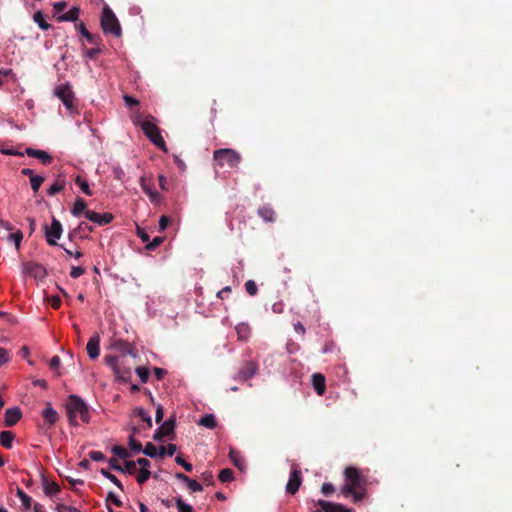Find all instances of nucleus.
I'll use <instances>...</instances> for the list:
<instances>
[{
  "mask_svg": "<svg viewBox=\"0 0 512 512\" xmlns=\"http://www.w3.org/2000/svg\"><path fill=\"white\" fill-rule=\"evenodd\" d=\"M66 411L68 416V421L71 426H77V417L83 423H89L90 421V413L88 405L84 402V400L77 395H70L66 402Z\"/></svg>",
  "mask_w": 512,
  "mask_h": 512,
  "instance_id": "1",
  "label": "nucleus"
},
{
  "mask_svg": "<svg viewBox=\"0 0 512 512\" xmlns=\"http://www.w3.org/2000/svg\"><path fill=\"white\" fill-rule=\"evenodd\" d=\"M213 159L217 166L236 168L240 164L242 157L239 152L230 148L217 149L213 152Z\"/></svg>",
  "mask_w": 512,
  "mask_h": 512,
  "instance_id": "2",
  "label": "nucleus"
},
{
  "mask_svg": "<svg viewBox=\"0 0 512 512\" xmlns=\"http://www.w3.org/2000/svg\"><path fill=\"white\" fill-rule=\"evenodd\" d=\"M100 25L104 33L111 34L114 37H120L122 34L120 23L108 6H105L102 10Z\"/></svg>",
  "mask_w": 512,
  "mask_h": 512,
  "instance_id": "3",
  "label": "nucleus"
},
{
  "mask_svg": "<svg viewBox=\"0 0 512 512\" xmlns=\"http://www.w3.org/2000/svg\"><path fill=\"white\" fill-rule=\"evenodd\" d=\"M141 129L143 130V133L145 136L160 150L167 152L166 143L160 133V129L158 126L150 121V120H144L141 122Z\"/></svg>",
  "mask_w": 512,
  "mask_h": 512,
  "instance_id": "4",
  "label": "nucleus"
},
{
  "mask_svg": "<svg viewBox=\"0 0 512 512\" xmlns=\"http://www.w3.org/2000/svg\"><path fill=\"white\" fill-rule=\"evenodd\" d=\"M345 477L348 483L342 491L353 492V490L361 489L364 486L365 480L355 467H347L345 469Z\"/></svg>",
  "mask_w": 512,
  "mask_h": 512,
  "instance_id": "5",
  "label": "nucleus"
},
{
  "mask_svg": "<svg viewBox=\"0 0 512 512\" xmlns=\"http://www.w3.org/2000/svg\"><path fill=\"white\" fill-rule=\"evenodd\" d=\"M44 230L47 243L51 246L57 245V240L60 239L63 231L61 222L52 217L51 226L44 225Z\"/></svg>",
  "mask_w": 512,
  "mask_h": 512,
  "instance_id": "6",
  "label": "nucleus"
},
{
  "mask_svg": "<svg viewBox=\"0 0 512 512\" xmlns=\"http://www.w3.org/2000/svg\"><path fill=\"white\" fill-rule=\"evenodd\" d=\"M54 94L63 102L65 107L71 112L74 109V92L69 84H61L55 88Z\"/></svg>",
  "mask_w": 512,
  "mask_h": 512,
  "instance_id": "7",
  "label": "nucleus"
},
{
  "mask_svg": "<svg viewBox=\"0 0 512 512\" xmlns=\"http://www.w3.org/2000/svg\"><path fill=\"white\" fill-rule=\"evenodd\" d=\"M175 426L176 421L174 418H169L165 422L161 424L160 427H158L155 430V433L153 435V439L156 441L162 440L164 437H171V439L174 438L175 434Z\"/></svg>",
  "mask_w": 512,
  "mask_h": 512,
  "instance_id": "8",
  "label": "nucleus"
},
{
  "mask_svg": "<svg viewBox=\"0 0 512 512\" xmlns=\"http://www.w3.org/2000/svg\"><path fill=\"white\" fill-rule=\"evenodd\" d=\"M23 269L26 274L35 278L36 280H43L47 276L46 268L37 262H25Z\"/></svg>",
  "mask_w": 512,
  "mask_h": 512,
  "instance_id": "9",
  "label": "nucleus"
},
{
  "mask_svg": "<svg viewBox=\"0 0 512 512\" xmlns=\"http://www.w3.org/2000/svg\"><path fill=\"white\" fill-rule=\"evenodd\" d=\"M301 483H302L301 471L298 469H293L290 473V478L286 485V491L289 494L294 495L299 490Z\"/></svg>",
  "mask_w": 512,
  "mask_h": 512,
  "instance_id": "10",
  "label": "nucleus"
},
{
  "mask_svg": "<svg viewBox=\"0 0 512 512\" xmlns=\"http://www.w3.org/2000/svg\"><path fill=\"white\" fill-rule=\"evenodd\" d=\"M85 218L99 226H103L109 224L113 220V215L111 213L100 214L95 211H86Z\"/></svg>",
  "mask_w": 512,
  "mask_h": 512,
  "instance_id": "11",
  "label": "nucleus"
},
{
  "mask_svg": "<svg viewBox=\"0 0 512 512\" xmlns=\"http://www.w3.org/2000/svg\"><path fill=\"white\" fill-rule=\"evenodd\" d=\"M140 186L142 190L146 193V195L149 197L151 202H158L160 199L159 193L154 189V184L151 180H148L145 177L140 178Z\"/></svg>",
  "mask_w": 512,
  "mask_h": 512,
  "instance_id": "12",
  "label": "nucleus"
},
{
  "mask_svg": "<svg viewBox=\"0 0 512 512\" xmlns=\"http://www.w3.org/2000/svg\"><path fill=\"white\" fill-rule=\"evenodd\" d=\"M87 354L92 359L95 360L100 355V337L98 334L93 335L86 346Z\"/></svg>",
  "mask_w": 512,
  "mask_h": 512,
  "instance_id": "13",
  "label": "nucleus"
},
{
  "mask_svg": "<svg viewBox=\"0 0 512 512\" xmlns=\"http://www.w3.org/2000/svg\"><path fill=\"white\" fill-rule=\"evenodd\" d=\"M317 505L320 506L324 512H354V510L349 509L342 504L325 500H318Z\"/></svg>",
  "mask_w": 512,
  "mask_h": 512,
  "instance_id": "14",
  "label": "nucleus"
},
{
  "mask_svg": "<svg viewBox=\"0 0 512 512\" xmlns=\"http://www.w3.org/2000/svg\"><path fill=\"white\" fill-rule=\"evenodd\" d=\"M258 370V365L253 361L246 362L238 372V379L246 381L252 378Z\"/></svg>",
  "mask_w": 512,
  "mask_h": 512,
  "instance_id": "15",
  "label": "nucleus"
},
{
  "mask_svg": "<svg viewBox=\"0 0 512 512\" xmlns=\"http://www.w3.org/2000/svg\"><path fill=\"white\" fill-rule=\"evenodd\" d=\"M22 417V412L18 407L8 408L5 411L4 422L6 427L14 426Z\"/></svg>",
  "mask_w": 512,
  "mask_h": 512,
  "instance_id": "16",
  "label": "nucleus"
},
{
  "mask_svg": "<svg viewBox=\"0 0 512 512\" xmlns=\"http://www.w3.org/2000/svg\"><path fill=\"white\" fill-rule=\"evenodd\" d=\"M75 28L76 30L81 33L83 35V37L86 38V40L90 43V44H93V45H96L98 46L101 42V38L99 35H95V34H92L90 33L85 24L83 22H80L78 24L75 25Z\"/></svg>",
  "mask_w": 512,
  "mask_h": 512,
  "instance_id": "17",
  "label": "nucleus"
},
{
  "mask_svg": "<svg viewBox=\"0 0 512 512\" xmlns=\"http://www.w3.org/2000/svg\"><path fill=\"white\" fill-rule=\"evenodd\" d=\"M42 417L50 427L53 426L59 419L57 411L51 406L50 403L46 404L45 409L42 411Z\"/></svg>",
  "mask_w": 512,
  "mask_h": 512,
  "instance_id": "18",
  "label": "nucleus"
},
{
  "mask_svg": "<svg viewBox=\"0 0 512 512\" xmlns=\"http://www.w3.org/2000/svg\"><path fill=\"white\" fill-rule=\"evenodd\" d=\"M111 348H113L116 351H119L123 354H132L133 350H134L128 341L120 339V338H115L112 340Z\"/></svg>",
  "mask_w": 512,
  "mask_h": 512,
  "instance_id": "19",
  "label": "nucleus"
},
{
  "mask_svg": "<svg viewBox=\"0 0 512 512\" xmlns=\"http://www.w3.org/2000/svg\"><path fill=\"white\" fill-rule=\"evenodd\" d=\"M25 152L29 157L37 158L45 165L50 164L52 161V157L46 151L27 148Z\"/></svg>",
  "mask_w": 512,
  "mask_h": 512,
  "instance_id": "20",
  "label": "nucleus"
},
{
  "mask_svg": "<svg viewBox=\"0 0 512 512\" xmlns=\"http://www.w3.org/2000/svg\"><path fill=\"white\" fill-rule=\"evenodd\" d=\"M325 377L320 373L312 375V384L318 395H323L326 390Z\"/></svg>",
  "mask_w": 512,
  "mask_h": 512,
  "instance_id": "21",
  "label": "nucleus"
},
{
  "mask_svg": "<svg viewBox=\"0 0 512 512\" xmlns=\"http://www.w3.org/2000/svg\"><path fill=\"white\" fill-rule=\"evenodd\" d=\"M258 215L266 222H274L276 219L275 211L268 204L259 207Z\"/></svg>",
  "mask_w": 512,
  "mask_h": 512,
  "instance_id": "22",
  "label": "nucleus"
},
{
  "mask_svg": "<svg viewBox=\"0 0 512 512\" xmlns=\"http://www.w3.org/2000/svg\"><path fill=\"white\" fill-rule=\"evenodd\" d=\"M113 373L118 381L126 383L131 379V368L123 364H119Z\"/></svg>",
  "mask_w": 512,
  "mask_h": 512,
  "instance_id": "23",
  "label": "nucleus"
},
{
  "mask_svg": "<svg viewBox=\"0 0 512 512\" xmlns=\"http://www.w3.org/2000/svg\"><path fill=\"white\" fill-rule=\"evenodd\" d=\"M79 14L80 8L74 6L68 12L59 15L57 20L59 22H76L79 18Z\"/></svg>",
  "mask_w": 512,
  "mask_h": 512,
  "instance_id": "24",
  "label": "nucleus"
},
{
  "mask_svg": "<svg viewBox=\"0 0 512 512\" xmlns=\"http://www.w3.org/2000/svg\"><path fill=\"white\" fill-rule=\"evenodd\" d=\"M43 490L48 496H55L61 491L60 486L56 482H49L48 479L42 475Z\"/></svg>",
  "mask_w": 512,
  "mask_h": 512,
  "instance_id": "25",
  "label": "nucleus"
},
{
  "mask_svg": "<svg viewBox=\"0 0 512 512\" xmlns=\"http://www.w3.org/2000/svg\"><path fill=\"white\" fill-rule=\"evenodd\" d=\"M86 208L87 204L85 200L82 199L81 197H77L71 209V213L75 217H80L82 214L85 215V212L88 211Z\"/></svg>",
  "mask_w": 512,
  "mask_h": 512,
  "instance_id": "26",
  "label": "nucleus"
},
{
  "mask_svg": "<svg viewBox=\"0 0 512 512\" xmlns=\"http://www.w3.org/2000/svg\"><path fill=\"white\" fill-rule=\"evenodd\" d=\"M229 458L240 471L245 470V460L238 451L231 449L229 451Z\"/></svg>",
  "mask_w": 512,
  "mask_h": 512,
  "instance_id": "27",
  "label": "nucleus"
},
{
  "mask_svg": "<svg viewBox=\"0 0 512 512\" xmlns=\"http://www.w3.org/2000/svg\"><path fill=\"white\" fill-rule=\"evenodd\" d=\"M14 439L15 434L12 431L5 430L0 433V443L6 449L12 448Z\"/></svg>",
  "mask_w": 512,
  "mask_h": 512,
  "instance_id": "28",
  "label": "nucleus"
},
{
  "mask_svg": "<svg viewBox=\"0 0 512 512\" xmlns=\"http://www.w3.org/2000/svg\"><path fill=\"white\" fill-rule=\"evenodd\" d=\"M33 20L42 30H48L51 28V25L46 21L42 11L35 12Z\"/></svg>",
  "mask_w": 512,
  "mask_h": 512,
  "instance_id": "29",
  "label": "nucleus"
},
{
  "mask_svg": "<svg viewBox=\"0 0 512 512\" xmlns=\"http://www.w3.org/2000/svg\"><path fill=\"white\" fill-rule=\"evenodd\" d=\"M199 424L206 428L214 429L217 426V421L213 414H207L200 419Z\"/></svg>",
  "mask_w": 512,
  "mask_h": 512,
  "instance_id": "30",
  "label": "nucleus"
},
{
  "mask_svg": "<svg viewBox=\"0 0 512 512\" xmlns=\"http://www.w3.org/2000/svg\"><path fill=\"white\" fill-rule=\"evenodd\" d=\"M16 495L20 498L25 509L31 508L33 500L28 494H26L21 488H17Z\"/></svg>",
  "mask_w": 512,
  "mask_h": 512,
  "instance_id": "31",
  "label": "nucleus"
},
{
  "mask_svg": "<svg viewBox=\"0 0 512 512\" xmlns=\"http://www.w3.org/2000/svg\"><path fill=\"white\" fill-rule=\"evenodd\" d=\"M134 413H135L136 416L141 418V420L146 423V428L147 429L152 428V419H151V417L148 415V413L143 408H141V407L136 408L134 410Z\"/></svg>",
  "mask_w": 512,
  "mask_h": 512,
  "instance_id": "32",
  "label": "nucleus"
},
{
  "mask_svg": "<svg viewBox=\"0 0 512 512\" xmlns=\"http://www.w3.org/2000/svg\"><path fill=\"white\" fill-rule=\"evenodd\" d=\"M342 493L345 496L351 495L355 503L362 501L366 496V491L364 487H362L361 489H355L353 490V492L342 491Z\"/></svg>",
  "mask_w": 512,
  "mask_h": 512,
  "instance_id": "33",
  "label": "nucleus"
},
{
  "mask_svg": "<svg viewBox=\"0 0 512 512\" xmlns=\"http://www.w3.org/2000/svg\"><path fill=\"white\" fill-rule=\"evenodd\" d=\"M75 183L80 187V189L82 190V192L84 194H86L88 196H91L93 194L88 182L85 179H83L81 176L76 177Z\"/></svg>",
  "mask_w": 512,
  "mask_h": 512,
  "instance_id": "34",
  "label": "nucleus"
},
{
  "mask_svg": "<svg viewBox=\"0 0 512 512\" xmlns=\"http://www.w3.org/2000/svg\"><path fill=\"white\" fill-rule=\"evenodd\" d=\"M112 452L114 453V455H116L117 457L121 458V459H124V460H127L128 458L131 457V453L124 447L122 446H114L112 448Z\"/></svg>",
  "mask_w": 512,
  "mask_h": 512,
  "instance_id": "35",
  "label": "nucleus"
},
{
  "mask_svg": "<svg viewBox=\"0 0 512 512\" xmlns=\"http://www.w3.org/2000/svg\"><path fill=\"white\" fill-rule=\"evenodd\" d=\"M100 473L107 479H109L112 483H114L119 489L123 490V485L122 483L119 481V479L113 475L112 473H110L108 470H106L105 468H102L100 470Z\"/></svg>",
  "mask_w": 512,
  "mask_h": 512,
  "instance_id": "36",
  "label": "nucleus"
},
{
  "mask_svg": "<svg viewBox=\"0 0 512 512\" xmlns=\"http://www.w3.org/2000/svg\"><path fill=\"white\" fill-rule=\"evenodd\" d=\"M44 177L40 175H35L30 179L31 188L34 193H37L44 182Z\"/></svg>",
  "mask_w": 512,
  "mask_h": 512,
  "instance_id": "37",
  "label": "nucleus"
},
{
  "mask_svg": "<svg viewBox=\"0 0 512 512\" xmlns=\"http://www.w3.org/2000/svg\"><path fill=\"white\" fill-rule=\"evenodd\" d=\"M176 507L178 512H193L191 505L185 503L182 498L178 497L175 499Z\"/></svg>",
  "mask_w": 512,
  "mask_h": 512,
  "instance_id": "38",
  "label": "nucleus"
},
{
  "mask_svg": "<svg viewBox=\"0 0 512 512\" xmlns=\"http://www.w3.org/2000/svg\"><path fill=\"white\" fill-rule=\"evenodd\" d=\"M221 482H229L233 480V471L229 468L222 469L218 475Z\"/></svg>",
  "mask_w": 512,
  "mask_h": 512,
  "instance_id": "39",
  "label": "nucleus"
},
{
  "mask_svg": "<svg viewBox=\"0 0 512 512\" xmlns=\"http://www.w3.org/2000/svg\"><path fill=\"white\" fill-rule=\"evenodd\" d=\"M142 452L151 458L158 455L156 446L151 442L146 443L145 447L142 449Z\"/></svg>",
  "mask_w": 512,
  "mask_h": 512,
  "instance_id": "40",
  "label": "nucleus"
},
{
  "mask_svg": "<svg viewBox=\"0 0 512 512\" xmlns=\"http://www.w3.org/2000/svg\"><path fill=\"white\" fill-rule=\"evenodd\" d=\"M105 364L108 365L114 372L119 366V359L116 356L107 355L104 358Z\"/></svg>",
  "mask_w": 512,
  "mask_h": 512,
  "instance_id": "41",
  "label": "nucleus"
},
{
  "mask_svg": "<svg viewBox=\"0 0 512 512\" xmlns=\"http://www.w3.org/2000/svg\"><path fill=\"white\" fill-rule=\"evenodd\" d=\"M137 471L136 462L126 460L124 466H122V473L134 474Z\"/></svg>",
  "mask_w": 512,
  "mask_h": 512,
  "instance_id": "42",
  "label": "nucleus"
},
{
  "mask_svg": "<svg viewBox=\"0 0 512 512\" xmlns=\"http://www.w3.org/2000/svg\"><path fill=\"white\" fill-rule=\"evenodd\" d=\"M151 476V472L149 469H140L138 475L136 476V480L139 484H144Z\"/></svg>",
  "mask_w": 512,
  "mask_h": 512,
  "instance_id": "43",
  "label": "nucleus"
},
{
  "mask_svg": "<svg viewBox=\"0 0 512 512\" xmlns=\"http://www.w3.org/2000/svg\"><path fill=\"white\" fill-rule=\"evenodd\" d=\"M129 446H130V449H131L133 452H135V453H140V452H142V449H143L142 444H141L139 441H137V440L134 438V436H133V435H131V436L129 437Z\"/></svg>",
  "mask_w": 512,
  "mask_h": 512,
  "instance_id": "44",
  "label": "nucleus"
},
{
  "mask_svg": "<svg viewBox=\"0 0 512 512\" xmlns=\"http://www.w3.org/2000/svg\"><path fill=\"white\" fill-rule=\"evenodd\" d=\"M245 289L250 296H255L258 292V288L254 280H248L245 283Z\"/></svg>",
  "mask_w": 512,
  "mask_h": 512,
  "instance_id": "45",
  "label": "nucleus"
},
{
  "mask_svg": "<svg viewBox=\"0 0 512 512\" xmlns=\"http://www.w3.org/2000/svg\"><path fill=\"white\" fill-rule=\"evenodd\" d=\"M135 371L143 383L148 381L150 373L146 367H137Z\"/></svg>",
  "mask_w": 512,
  "mask_h": 512,
  "instance_id": "46",
  "label": "nucleus"
},
{
  "mask_svg": "<svg viewBox=\"0 0 512 512\" xmlns=\"http://www.w3.org/2000/svg\"><path fill=\"white\" fill-rule=\"evenodd\" d=\"M22 239H23V233L19 230L15 233H11L9 235V240H12L15 243L16 249L20 248Z\"/></svg>",
  "mask_w": 512,
  "mask_h": 512,
  "instance_id": "47",
  "label": "nucleus"
},
{
  "mask_svg": "<svg viewBox=\"0 0 512 512\" xmlns=\"http://www.w3.org/2000/svg\"><path fill=\"white\" fill-rule=\"evenodd\" d=\"M175 462L178 465H181L187 472H191L193 470V466L191 463L187 462L185 459H183L182 456L178 455L175 458Z\"/></svg>",
  "mask_w": 512,
  "mask_h": 512,
  "instance_id": "48",
  "label": "nucleus"
},
{
  "mask_svg": "<svg viewBox=\"0 0 512 512\" xmlns=\"http://www.w3.org/2000/svg\"><path fill=\"white\" fill-rule=\"evenodd\" d=\"M64 189V183H60L59 181H56L48 190V195L53 196L59 192H61Z\"/></svg>",
  "mask_w": 512,
  "mask_h": 512,
  "instance_id": "49",
  "label": "nucleus"
},
{
  "mask_svg": "<svg viewBox=\"0 0 512 512\" xmlns=\"http://www.w3.org/2000/svg\"><path fill=\"white\" fill-rule=\"evenodd\" d=\"M201 479L203 483L208 486L214 485V477L211 471H205L201 475Z\"/></svg>",
  "mask_w": 512,
  "mask_h": 512,
  "instance_id": "50",
  "label": "nucleus"
},
{
  "mask_svg": "<svg viewBox=\"0 0 512 512\" xmlns=\"http://www.w3.org/2000/svg\"><path fill=\"white\" fill-rule=\"evenodd\" d=\"M163 240V237L157 236L151 242L147 243L146 248L148 250H154L163 242Z\"/></svg>",
  "mask_w": 512,
  "mask_h": 512,
  "instance_id": "51",
  "label": "nucleus"
},
{
  "mask_svg": "<svg viewBox=\"0 0 512 512\" xmlns=\"http://www.w3.org/2000/svg\"><path fill=\"white\" fill-rule=\"evenodd\" d=\"M186 484L188 488L193 492H200L203 490L202 485L193 479H189V481Z\"/></svg>",
  "mask_w": 512,
  "mask_h": 512,
  "instance_id": "52",
  "label": "nucleus"
},
{
  "mask_svg": "<svg viewBox=\"0 0 512 512\" xmlns=\"http://www.w3.org/2000/svg\"><path fill=\"white\" fill-rule=\"evenodd\" d=\"M88 456L93 461H103L105 460V455L101 451L92 450L88 453Z\"/></svg>",
  "mask_w": 512,
  "mask_h": 512,
  "instance_id": "53",
  "label": "nucleus"
},
{
  "mask_svg": "<svg viewBox=\"0 0 512 512\" xmlns=\"http://www.w3.org/2000/svg\"><path fill=\"white\" fill-rule=\"evenodd\" d=\"M123 99L125 104L130 108L137 107L140 104L137 99L129 95H124Z\"/></svg>",
  "mask_w": 512,
  "mask_h": 512,
  "instance_id": "54",
  "label": "nucleus"
},
{
  "mask_svg": "<svg viewBox=\"0 0 512 512\" xmlns=\"http://www.w3.org/2000/svg\"><path fill=\"white\" fill-rule=\"evenodd\" d=\"M101 53V49L99 47H94V48H91V49H86L85 50V55L89 58V59H96V57Z\"/></svg>",
  "mask_w": 512,
  "mask_h": 512,
  "instance_id": "55",
  "label": "nucleus"
},
{
  "mask_svg": "<svg viewBox=\"0 0 512 512\" xmlns=\"http://www.w3.org/2000/svg\"><path fill=\"white\" fill-rule=\"evenodd\" d=\"M9 359L10 357L8 351L5 348L0 347V366L7 363Z\"/></svg>",
  "mask_w": 512,
  "mask_h": 512,
  "instance_id": "56",
  "label": "nucleus"
},
{
  "mask_svg": "<svg viewBox=\"0 0 512 512\" xmlns=\"http://www.w3.org/2000/svg\"><path fill=\"white\" fill-rule=\"evenodd\" d=\"M321 491L325 496H328L335 491V488L331 483H324L322 485Z\"/></svg>",
  "mask_w": 512,
  "mask_h": 512,
  "instance_id": "57",
  "label": "nucleus"
},
{
  "mask_svg": "<svg viewBox=\"0 0 512 512\" xmlns=\"http://www.w3.org/2000/svg\"><path fill=\"white\" fill-rule=\"evenodd\" d=\"M85 273V269L82 268V267H72L71 269V272H70V276L74 279L80 277L81 275H83Z\"/></svg>",
  "mask_w": 512,
  "mask_h": 512,
  "instance_id": "58",
  "label": "nucleus"
},
{
  "mask_svg": "<svg viewBox=\"0 0 512 512\" xmlns=\"http://www.w3.org/2000/svg\"><path fill=\"white\" fill-rule=\"evenodd\" d=\"M67 7V3L65 1L56 2L53 4V8L57 14L62 13Z\"/></svg>",
  "mask_w": 512,
  "mask_h": 512,
  "instance_id": "59",
  "label": "nucleus"
},
{
  "mask_svg": "<svg viewBox=\"0 0 512 512\" xmlns=\"http://www.w3.org/2000/svg\"><path fill=\"white\" fill-rule=\"evenodd\" d=\"M164 417V409L162 405H158L156 409L155 421L156 423H161Z\"/></svg>",
  "mask_w": 512,
  "mask_h": 512,
  "instance_id": "60",
  "label": "nucleus"
},
{
  "mask_svg": "<svg viewBox=\"0 0 512 512\" xmlns=\"http://www.w3.org/2000/svg\"><path fill=\"white\" fill-rule=\"evenodd\" d=\"M49 303L53 309H58L61 306V299L59 296H52L49 299Z\"/></svg>",
  "mask_w": 512,
  "mask_h": 512,
  "instance_id": "61",
  "label": "nucleus"
},
{
  "mask_svg": "<svg viewBox=\"0 0 512 512\" xmlns=\"http://www.w3.org/2000/svg\"><path fill=\"white\" fill-rule=\"evenodd\" d=\"M137 234H138L139 238L142 240V242H144V243L149 242V234L144 229L138 227Z\"/></svg>",
  "mask_w": 512,
  "mask_h": 512,
  "instance_id": "62",
  "label": "nucleus"
},
{
  "mask_svg": "<svg viewBox=\"0 0 512 512\" xmlns=\"http://www.w3.org/2000/svg\"><path fill=\"white\" fill-rule=\"evenodd\" d=\"M109 466L111 469L115 471H122V466L119 464L118 460L116 458L109 459Z\"/></svg>",
  "mask_w": 512,
  "mask_h": 512,
  "instance_id": "63",
  "label": "nucleus"
},
{
  "mask_svg": "<svg viewBox=\"0 0 512 512\" xmlns=\"http://www.w3.org/2000/svg\"><path fill=\"white\" fill-rule=\"evenodd\" d=\"M60 363H61V360H60V357L55 355L51 358L50 362H49V366L51 369H57L59 368L60 366Z\"/></svg>",
  "mask_w": 512,
  "mask_h": 512,
  "instance_id": "64",
  "label": "nucleus"
}]
</instances>
